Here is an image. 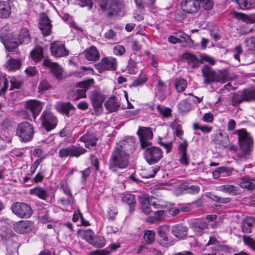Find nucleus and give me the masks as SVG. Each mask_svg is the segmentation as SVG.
Listing matches in <instances>:
<instances>
[{
    "label": "nucleus",
    "instance_id": "obj_64",
    "mask_svg": "<svg viewBox=\"0 0 255 255\" xmlns=\"http://www.w3.org/2000/svg\"><path fill=\"white\" fill-rule=\"evenodd\" d=\"M91 172V167H88L83 171H80V173L82 174V181L86 182L88 177L89 176Z\"/></svg>",
    "mask_w": 255,
    "mask_h": 255
},
{
    "label": "nucleus",
    "instance_id": "obj_24",
    "mask_svg": "<svg viewBox=\"0 0 255 255\" xmlns=\"http://www.w3.org/2000/svg\"><path fill=\"white\" fill-rule=\"evenodd\" d=\"M188 228L181 224L174 226L172 228V234L179 239H184L187 235Z\"/></svg>",
    "mask_w": 255,
    "mask_h": 255
},
{
    "label": "nucleus",
    "instance_id": "obj_48",
    "mask_svg": "<svg viewBox=\"0 0 255 255\" xmlns=\"http://www.w3.org/2000/svg\"><path fill=\"white\" fill-rule=\"evenodd\" d=\"M106 244V240L103 237H94L92 242H91V245L95 246L97 248H102Z\"/></svg>",
    "mask_w": 255,
    "mask_h": 255
},
{
    "label": "nucleus",
    "instance_id": "obj_11",
    "mask_svg": "<svg viewBox=\"0 0 255 255\" xmlns=\"http://www.w3.org/2000/svg\"><path fill=\"white\" fill-rule=\"evenodd\" d=\"M146 161L150 165L157 163L163 157V152L158 147L152 146L147 148L144 152Z\"/></svg>",
    "mask_w": 255,
    "mask_h": 255
},
{
    "label": "nucleus",
    "instance_id": "obj_54",
    "mask_svg": "<svg viewBox=\"0 0 255 255\" xmlns=\"http://www.w3.org/2000/svg\"><path fill=\"white\" fill-rule=\"evenodd\" d=\"M243 241L245 245L250 247L253 250H255V240L250 237L244 236Z\"/></svg>",
    "mask_w": 255,
    "mask_h": 255
},
{
    "label": "nucleus",
    "instance_id": "obj_43",
    "mask_svg": "<svg viewBox=\"0 0 255 255\" xmlns=\"http://www.w3.org/2000/svg\"><path fill=\"white\" fill-rule=\"evenodd\" d=\"M94 234V232L91 229L83 230L80 232V236L82 239L85 240L90 244H91V242L93 241Z\"/></svg>",
    "mask_w": 255,
    "mask_h": 255
},
{
    "label": "nucleus",
    "instance_id": "obj_25",
    "mask_svg": "<svg viewBox=\"0 0 255 255\" xmlns=\"http://www.w3.org/2000/svg\"><path fill=\"white\" fill-rule=\"evenodd\" d=\"M255 226V218L251 216L247 217L242 221L241 229L245 233H251Z\"/></svg>",
    "mask_w": 255,
    "mask_h": 255
},
{
    "label": "nucleus",
    "instance_id": "obj_62",
    "mask_svg": "<svg viewBox=\"0 0 255 255\" xmlns=\"http://www.w3.org/2000/svg\"><path fill=\"white\" fill-rule=\"evenodd\" d=\"M159 240L160 244L165 247H168L171 245V242L169 241V238L167 235L160 238Z\"/></svg>",
    "mask_w": 255,
    "mask_h": 255
},
{
    "label": "nucleus",
    "instance_id": "obj_4",
    "mask_svg": "<svg viewBox=\"0 0 255 255\" xmlns=\"http://www.w3.org/2000/svg\"><path fill=\"white\" fill-rule=\"evenodd\" d=\"M101 11L108 18L116 16L125 7L123 0H96Z\"/></svg>",
    "mask_w": 255,
    "mask_h": 255
},
{
    "label": "nucleus",
    "instance_id": "obj_31",
    "mask_svg": "<svg viewBox=\"0 0 255 255\" xmlns=\"http://www.w3.org/2000/svg\"><path fill=\"white\" fill-rule=\"evenodd\" d=\"M85 58L89 61H96L100 58V53L94 46H91L85 51Z\"/></svg>",
    "mask_w": 255,
    "mask_h": 255
},
{
    "label": "nucleus",
    "instance_id": "obj_42",
    "mask_svg": "<svg viewBox=\"0 0 255 255\" xmlns=\"http://www.w3.org/2000/svg\"><path fill=\"white\" fill-rule=\"evenodd\" d=\"M182 188L186 191L187 193L190 194H196L200 191V187L197 185L189 186L186 183L182 184Z\"/></svg>",
    "mask_w": 255,
    "mask_h": 255
},
{
    "label": "nucleus",
    "instance_id": "obj_32",
    "mask_svg": "<svg viewBox=\"0 0 255 255\" xmlns=\"http://www.w3.org/2000/svg\"><path fill=\"white\" fill-rule=\"evenodd\" d=\"M122 201L129 207V212L130 213H132L134 210L135 204L136 201L135 199V196L131 194H127L122 196Z\"/></svg>",
    "mask_w": 255,
    "mask_h": 255
},
{
    "label": "nucleus",
    "instance_id": "obj_7",
    "mask_svg": "<svg viewBox=\"0 0 255 255\" xmlns=\"http://www.w3.org/2000/svg\"><path fill=\"white\" fill-rule=\"evenodd\" d=\"M86 151L87 150L85 148L77 144V145H72L60 149L58 151V155L61 158H65L68 156L77 158L85 153Z\"/></svg>",
    "mask_w": 255,
    "mask_h": 255
},
{
    "label": "nucleus",
    "instance_id": "obj_22",
    "mask_svg": "<svg viewBox=\"0 0 255 255\" xmlns=\"http://www.w3.org/2000/svg\"><path fill=\"white\" fill-rule=\"evenodd\" d=\"M217 143L221 147L225 148L229 147L231 150L236 151L237 147L235 145H230V140L227 134L219 132L217 137Z\"/></svg>",
    "mask_w": 255,
    "mask_h": 255
},
{
    "label": "nucleus",
    "instance_id": "obj_8",
    "mask_svg": "<svg viewBox=\"0 0 255 255\" xmlns=\"http://www.w3.org/2000/svg\"><path fill=\"white\" fill-rule=\"evenodd\" d=\"M40 120L42 126L47 131L54 129L57 125V117L49 110H44L42 112Z\"/></svg>",
    "mask_w": 255,
    "mask_h": 255
},
{
    "label": "nucleus",
    "instance_id": "obj_59",
    "mask_svg": "<svg viewBox=\"0 0 255 255\" xmlns=\"http://www.w3.org/2000/svg\"><path fill=\"white\" fill-rule=\"evenodd\" d=\"M231 248L227 245L221 244L219 243L216 248H215V250L218 252H223L225 253H228L230 251Z\"/></svg>",
    "mask_w": 255,
    "mask_h": 255
},
{
    "label": "nucleus",
    "instance_id": "obj_21",
    "mask_svg": "<svg viewBox=\"0 0 255 255\" xmlns=\"http://www.w3.org/2000/svg\"><path fill=\"white\" fill-rule=\"evenodd\" d=\"M188 146V141L186 139H185L183 142L180 143L178 146L180 163L185 166H187L189 165L190 160L187 153Z\"/></svg>",
    "mask_w": 255,
    "mask_h": 255
},
{
    "label": "nucleus",
    "instance_id": "obj_57",
    "mask_svg": "<svg viewBox=\"0 0 255 255\" xmlns=\"http://www.w3.org/2000/svg\"><path fill=\"white\" fill-rule=\"evenodd\" d=\"M157 230L158 236L159 238H161L167 235V233L169 232V228L167 226L164 225L157 228Z\"/></svg>",
    "mask_w": 255,
    "mask_h": 255
},
{
    "label": "nucleus",
    "instance_id": "obj_39",
    "mask_svg": "<svg viewBox=\"0 0 255 255\" xmlns=\"http://www.w3.org/2000/svg\"><path fill=\"white\" fill-rule=\"evenodd\" d=\"M252 179L250 177H245L242 179L240 183V186L243 188H246L249 190H253L255 187V185L252 182Z\"/></svg>",
    "mask_w": 255,
    "mask_h": 255
},
{
    "label": "nucleus",
    "instance_id": "obj_61",
    "mask_svg": "<svg viewBox=\"0 0 255 255\" xmlns=\"http://www.w3.org/2000/svg\"><path fill=\"white\" fill-rule=\"evenodd\" d=\"M44 215L40 216V221L42 223H47L52 221V218L49 215V212L48 210H45L44 212Z\"/></svg>",
    "mask_w": 255,
    "mask_h": 255
},
{
    "label": "nucleus",
    "instance_id": "obj_33",
    "mask_svg": "<svg viewBox=\"0 0 255 255\" xmlns=\"http://www.w3.org/2000/svg\"><path fill=\"white\" fill-rule=\"evenodd\" d=\"M30 54L33 60L38 62L44 57L43 49L40 46H37L31 51Z\"/></svg>",
    "mask_w": 255,
    "mask_h": 255
},
{
    "label": "nucleus",
    "instance_id": "obj_27",
    "mask_svg": "<svg viewBox=\"0 0 255 255\" xmlns=\"http://www.w3.org/2000/svg\"><path fill=\"white\" fill-rule=\"evenodd\" d=\"M79 140L84 142L86 148H91L96 146L98 139L94 134L86 133L82 136Z\"/></svg>",
    "mask_w": 255,
    "mask_h": 255
},
{
    "label": "nucleus",
    "instance_id": "obj_55",
    "mask_svg": "<svg viewBox=\"0 0 255 255\" xmlns=\"http://www.w3.org/2000/svg\"><path fill=\"white\" fill-rule=\"evenodd\" d=\"M147 78L144 75H141L134 80L132 83V86L137 87L143 85L146 81Z\"/></svg>",
    "mask_w": 255,
    "mask_h": 255
},
{
    "label": "nucleus",
    "instance_id": "obj_60",
    "mask_svg": "<svg viewBox=\"0 0 255 255\" xmlns=\"http://www.w3.org/2000/svg\"><path fill=\"white\" fill-rule=\"evenodd\" d=\"M50 88V85L47 81L43 80L39 84L38 90L39 91H44L48 90Z\"/></svg>",
    "mask_w": 255,
    "mask_h": 255
},
{
    "label": "nucleus",
    "instance_id": "obj_36",
    "mask_svg": "<svg viewBox=\"0 0 255 255\" xmlns=\"http://www.w3.org/2000/svg\"><path fill=\"white\" fill-rule=\"evenodd\" d=\"M21 65L20 60L12 58L7 61L5 66L8 71H10L19 69L21 67Z\"/></svg>",
    "mask_w": 255,
    "mask_h": 255
},
{
    "label": "nucleus",
    "instance_id": "obj_56",
    "mask_svg": "<svg viewBox=\"0 0 255 255\" xmlns=\"http://www.w3.org/2000/svg\"><path fill=\"white\" fill-rule=\"evenodd\" d=\"M158 111L164 117H168L171 116V110L168 108L162 107L160 105H158L157 106Z\"/></svg>",
    "mask_w": 255,
    "mask_h": 255
},
{
    "label": "nucleus",
    "instance_id": "obj_49",
    "mask_svg": "<svg viewBox=\"0 0 255 255\" xmlns=\"http://www.w3.org/2000/svg\"><path fill=\"white\" fill-rule=\"evenodd\" d=\"M245 102L243 97L242 93L241 95L238 94H234L231 98L232 105L233 106H238L242 102Z\"/></svg>",
    "mask_w": 255,
    "mask_h": 255
},
{
    "label": "nucleus",
    "instance_id": "obj_26",
    "mask_svg": "<svg viewBox=\"0 0 255 255\" xmlns=\"http://www.w3.org/2000/svg\"><path fill=\"white\" fill-rule=\"evenodd\" d=\"M183 58L186 61L191 68H196L199 66V59L194 54L186 52L182 55Z\"/></svg>",
    "mask_w": 255,
    "mask_h": 255
},
{
    "label": "nucleus",
    "instance_id": "obj_47",
    "mask_svg": "<svg viewBox=\"0 0 255 255\" xmlns=\"http://www.w3.org/2000/svg\"><path fill=\"white\" fill-rule=\"evenodd\" d=\"M199 4V9L201 7L206 10H211L213 6V1L212 0H198Z\"/></svg>",
    "mask_w": 255,
    "mask_h": 255
},
{
    "label": "nucleus",
    "instance_id": "obj_41",
    "mask_svg": "<svg viewBox=\"0 0 255 255\" xmlns=\"http://www.w3.org/2000/svg\"><path fill=\"white\" fill-rule=\"evenodd\" d=\"M208 227V224L205 221H197L193 222L192 224V229L196 232H201L207 229Z\"/></svg>",
    "mask_w": 255,
    "mask_h": 255
},
{
    "label": "nucleus",
    "instance_id": "obj_18",
    "mask_svg": "<svg viewBox=\"0 0 255 255\" xmlns=\"http://www.w3.org/2000/svg\"><path fill=\"white\" fill-rule=\"evenodd\" d=\"M181 7L185 12L193 14L199 10V4L198 0H183L181 3Z\"/></svg>",
    "mask_w": 255,
    "mask_h": 255
},
{
    "label": "nucleus",
    "instance_id": "obj_23",
    "mask_svg": "<svg viewBox=\"0 0 255 255\" xmlns=\"http://www.w3.org/2000/svg\"><path fill=\"white\" fill-rule=\"evenodd\" d=\"M33 223L30 221H20L14 225V231L19 234H25L32 230Z\"/></svg>",
    "mask_w": 255,
    "mask_h": 255
},
{
    "label": "nucleus",
    "instance_id": "obj_51",
    "mask_svg": "<svg viewBox=\"0 0 255 255\" xmlns=\"http://www.w3.org/2000/svg\"><path fill=\"white\" fill-rule=\"evenodd\" d=\"M8 88V82L5 77L0 76V94H4Z\"/></svg>",
    "mask_w": 255,
    "mask_h": 255
},
{
    "label": "nucleus",
    "instance_id": "obj_58",
    "mask_svg": "<svg viewBox=\"0 0 255 255\" xmlns=\"http://www.w3.org/2000/svg\"><path fill=\"white\" fill-rule=\"evenodd\" d=\"M126 50L124 46L118 45L113 49V53L116 55H122L125 53Z\"/></svg>",
    "mask_w": 255,
    "mask_h": 255
},
{
    "label": "nucleus",
    "instance_id": "obj_46",
    "mask_svg": "<svg viewBox=\"0 0 255 255\" xmlns=\"http://www.w3.org/2000/svg\"><path fill=\"white\" fill-rule=\"evenodd\" d=\"M187 85V81L183 79H177L175 82L176 89L179 93L185 90Z\"/></svg>",
    "mask_w": 255,
    "mask_h": 255
},
{
    "label": "nucleus",
    "instance_id": "obj_37",
    "mask_svg": "<svg viewBox=\"0 0 255 255\" xmlns=\"http://www.w3.org/2000/svg\"><path fill=\"white\" fill-rule=\"evenodd\" d=\"M245 102L255 100V89H245L242 92Z\"/></svg>",
    "mask_w": 255,
    "mask_h": 255
},
{
    "label": "nucleus",
    "instance_id": "obj_14",
    "mask_svg": "<svg viewBox=\"0 0 255 255\" xmlns=\"http://www.w3.org/2000/svg\"><path fill=\"white\" fill-rule=\"evenodd\" d=\"M42 65L49 68L57 79H62L63 70L57 63L52 62L48 57H46L42 62Z\"/></svg>",
    "mask_w": 255,
    "mask_h": 255
},
{
    "label": "nucleus",
    "instance_id": "obj_6",
    "mask_svg": "<svg viewBox=\"0 0 255 255\" xmlns=\"http://www.w3.org/2000/svg\"><path fill=\"white\" fill-rule=\"evenodd\" d=\"M34 133L33 126L27 122H23L18 124L16 133L22 141L26 142L30 141Z\"/></svg>",
    "mask_w": 255,
    "mask_h": 255
},
{
    "label": "nucleus",
    "instance_id": "obj_28",
    "mask_svg": "<svg viewBox=\"0 0 255 255\" xmlns=\"http://www.w3.org/2000/svg\"><path fill=\"white\" fill-rule=\"evenodd\" d=\"M105 107L109 112L113 113L116 112L120 107V103L118 98L115 96L111 97L105 103Z\"/></svg>",
    "mask_w": 255,
    "mask_h": 255
},
{
    "label": "nucleus",
    "instance_id": "obj_1",
    "mask_svg": "<svg viewBox=\"0 0 255 255\" xmlns=\"http://www.w3.org/2000/svg\"><path fill=\"white\" fill-rule=\"evenodd\" d=\"M0 38L4 45L6 49L9 51H12L17 48L19 44H28L31 40L30 35L28 30L24 28L19 32L18 40L15 37L13 33L10 30L3 28L0 31Z\"/></svg>",
    "mask_w": 255,
    "mask_h": 255
},
{
    "label": "nucleus",
    "instance_id": "obj_45",
    "mask_svg": "<svg viewBox=\"0 0 255 255\" xmlns=\"http://www.w3.org/2000/svg\"><path fill=\"white\" fill-rule=\"evenodd\" d=\"M178 109L182 114H185L191 110V105L186 100L181 101L178 105Z\"/></svg>",
    "mask_w": 255,
    "mask_h": 255
},
{
    "label": "nucleus",
    "instance_id": "obj_19",
    "mask_svg": "<svg viewBox=\"0 0 255 255\" xmlns=\"http://www.w3.org/2000/svg\"><path fill=\"white\" fill-rule=\"evenodd\" d=\"M93 79H89L79 83L77 85V87L79 88L76 91L75 100H77L81 98L86 97V92L93 84Z\"/></svg>",
    "mask_w": 255,
    "mask_h": 255
},
{
    "label": "nucleus",
    "instance_id": "obj_17",
    "mask_svg": "<svg viewBox=\"0 0 255 255\" xmlns=\"http://www.w3.org/2000/svg\"><path fill=\"white\" fill-rule=\"evenodd\" d=\"M105 100L104 95L98 91H95L90 97V100L96 112L100 114L103 111V103Z\"/></svg>",
    "mask_w": 255,
    "mask_h": 255
},
{
    "label": "nucleus",
    "instance_id": "obj_2",
    "mask_svg": "<svg viewBox=\"0 0 255 255\" xmlns=\"http://www.w3.org/2000/svg\"><path fill=\"white\" fill-rule=\"evenodd\" d=\"M128 143L125 141L117 144L109 159V169L115 172L117 169L126 168L129 164V154L126 151Z\"/></svg>",
    "mask_w": 255,
    "mask_h": 255
},
{
    "label": "nucleus",
    "instance_id": "obj_13",
    "mask_svg": "<svg viewBox=\"0 0 255 255\" xmlns=\"http://www.w3.org/2000/svg\"><path fill=\"white\" fill-rule=\"evenodd\" d=\"M155 199L156 198L152 196L143 197L140 198L141 208L144 214L147 215L151 212V206L155 209L165 208L167 207L166 205L157 204L155 201Z\"/></svg>",
    "mask_w": 255,
    "mask_h": 255
},
{
    "label": "nucleus",
    "instance_id": "obj_5",
    "mask_svg": "<svg viewBox=\"0 0 255 255\" xmlns=\"http://www.w3.org/2000/svg\"><path fill=\"white\" fill-rule=\"evenodd\" d=\"M238 135V142L243 154L249 156L253 151L254 141L251 134L244 129H240L235 132Z\"/></svg>",
    "mask_w": 255,
    "mask_h": 255
},
{
    "label": "nucleus",
    "instance_id": "obj_9",
    "mask_svg": "<svg viewBox=\"0 0 255 255\" xmlns=\"http://www.w3.org/2000/svg\"><path fill=\"white\" fill-rule=\"evenodd\" d=\"M13 214L20 218H28L33 214V210L30 205L21 202H16L11 206Z\"/></svg>",
    "mask_w": 255,
    "mask_h": 255
},
{
    "label": "nucleus",
    "instance_id": "obj_15",
    "mask_svg": "<svg viewBox=\"0 0 255 255\" xmlns=\"http://www.w3.org/2000/svg\"><path fill=\"white\" fill-rule=\"evenodd\" d=\"M51 55L55 57H61L67 56L69 51L66 49L64 44L60 41H54L50 44Z\"/></svg>",
    "mask_w": 255,
    "mask_h": 255
},
{
    "label": "nucleus",
    "instance_id": "obj_16",
    "mask_svg": "<svg viewBox=\"0 0 255 255\" xmlns=\"http://www.w3.org/2000/svg\"><path fill=\"white\" fill-rule=\"evenodd\" d=\"M26 111H21L20 112L21 114H26L28 111H30L34 119L38 115L42 109L43 106L41 103L37 100H30L26 103Z\"/></svg>",
    "mask_w": 255,
    "mask_h": 255
},
{
    "label": "nucleus",
    "instance_id": "obj_44",
    "mask_svg": "<svg viewBox=\"0 0 255 255\" xmlns=\"http://www.w3.org/2000/svg\"><path fill=\"white\" fill-rule=\"evenodd\" d=\"M236 15L239 19L247 23H253L255 22V13L248 15L242 13H237Z\"/></svg>",
    "mask_w": 255,
    "mask_h": 255
},
{
    "label": "nucleus",
    "instance_id": "obj_20",
    "mask_svg": "<svg viewBox=\"0 0 255 255\" xmlns=\"http://www.w3.org/2000/svg\"><path fill=\"white\" fill-rule=\"evenodd\" d=\"M52 24L48 16L45 14L42 13L39 22V28L44 36L50 34L51 32Z\"/></svg>",
    "mask_w": 255,
    "mask_h": 255
},
{
    "label": "nucleus",
    "instance_id": "obj_12",
    "mask_svg": "<svg viewBox=\"0 0 255 255\" xmlns=\"http://www.w3.org/2000/svg\"><path fill=\"white\" fill-rule=\"evenodd\" d=\"M118 66L117 59L113 57H106L102 58L99 63L95 64V68L99 73L105 71L116 70Z\"/></svg>",
    "mask_w": 255,
    "mask_h": 255
},
{
    "label": "nucleus",
    "instance_id": "obj_10",
    "mask_svg": "<svg viewBox=\"0 0 255 255\" xmlns=\"http://www.w3.org/2000/svg\"><path fill=\"white\" fill-rule=\"evenodd\" d=\"M141 148H145L152 144L153 133L149 127H139L137 131Z\"/></svg>",
    "mask_w": 255,
    "mask_h": 255
},
{
    "label": "nucleus",
    "instance_id": "obj_3",
    "mask_svg": "<svg viewBox=\"0 0 255 255\" xmlns=\"http://www.w3.org/2000/svg\"><path fill=\"white\" fill-rule=\"evenodd\" d=\"M201 72L204 83L206 85L215 82L225 83L232 80L228 71L226 69L217 72L208 65H204L201 68Z\"/></svg>",
    "mask_w": 255,
    "mask_h": 255
},
{
    "label": "nucleus",
    "instance_id": "obj_29",
    "mask_svg": "<svg viewBox=\"0 0 255 255\" xmlns=\"http://www.w3.org/2000/svg\"><path fill=\"white\" fill-rule=\"evenodd\" d=\"M10 0H0V18H6L11 13L9 1Z\"/></svg>",
    "mask_w": 255,
    "mask_h": 255
},
{
    "label": "nucleus",
    "instance_id": "obj_63",
    "mask_svg": "<svg viewBox=\"0 0 255 255\" xmlns=\"http://www.w3.org/2000/svg\"><path fill=\"white\" fill-rule=\"evenodd\" d=\"M25 72L28 76L30 77L35 76L37 73L36 67L31 66L26 68L25 70Z\"/></svg>",
    "mask_w": 255,
    "mask_h": 255
},
{
    "label": "nucleus",
    "instance_id": "obj_40",
    "mask_svg": "<svg viewBox=\"0 0 255 255\" xmlns=\"http://www.w3.org/2000/svg\"><path fill=\"white\" fill-rule=\"evenodd\" d=\"M238 3L243 9H249L255 8V0H239Z\"/></svg>",
    "mask_w": 255,
    "mask_h": 255
},
{
    "label": "nucleus",
    "instance_id": "obj_34",
    "mask_svg": "<svg viewBox=\"0 0 255 255\" xmlns=\"http://www.w3.org/2000/svg\"><path fill=\"white\" fill-rule=\"evenodd\" d=\"M57 109L61 113L64 114L67 117L69 116V112L74 107L69 102L60 103L56 105Z\"/></svg>",
    "mask_w": 255,
    "mask_h": 255
},
{
    "label": "nucleus",
    "instance_id": "obj_50",
    "mask_svg": "<svg viewBox=\"0 0 255 255\" xmlns=\"http://www.w3.org/2000/svg\"><path fill=\"white\" fill-rule=\"evenodd\" d=\"M144 240L148 244H151L154 241V233L152 231H146L144 235Z\"/></svg>",
    "mask_w": 255,
    "mask_h": 255
},
{
    "label": "nucleus",
    "instance_id": "obj_38",
    "mask_svg": "<svg viewBox=\"0 0 255 255\" xmlns=\"http://www.w3.org/2000/svg\"><path fill=\"white\" fill-rule=\"evenodd\" d=\"M166 88L167 87L164 83L161 80H159L156 85V89L157 94L159 96V98L162 100L164 99L166 97L165 91Z\"/></svg>",
    "mask_w": 255,
    "mask_h": 255
},
{
    "label": "nucleus",
    "instance_id": "obj_53",
    "mask_svg": "<svg viewBox=\"0 0 255 255\" xmlns=\"http://www.w3.org/2000/svg\"><path fill=\"white\" fill-rule=\"evenodd\" d=\"M162 205H166L167 207H166L165 209H166L169 214L172 216H176L180 212V210L178 208L174 207L172 204L165 203L163 204Z\"/></svg>",
    "mask_w": 255,
    "mask_h": 255
},
{
    "label": "nucleus",
    "instance_id": "obj_35",
    "mask_svg": "<svg viewBox=\"0 0 255 255\" xmlns=\"http://www.w3.org/2000/svg\"><path fill=\"white\" fill-rule=\"evenodd\" d=\"M29 193L30 195L36 196L42 200H46L47 196L46 190L40 187H36L31 189L29 190Z\"/></svg>",
    "mask_w": 255,
    "mask_h": 255
},
{
    "label": "nucleus",
    "instance_id": "obj_52",
    "mask_svg": "<svg viewBox=\"0 0 255 255\" xmlns=\"http://www.w3.org/2000/svg\"><path fill=\"white\" fill-rule=\"evenodd\" d=\"M199 63H202L203 62H207L212 65L215 64V60L212 57L206 54H203L200 55Z\"/></svg>",
    "mask_w": 255,
    "mask_h": 255
},
{
    "label": "nucleus",
    "instance_id": "obj_30",
    "mask_svg": "<svg viewBox=\"0 0 255 255\" xmlns=\"http://www.w3.org/2000/svg\"><path fill=\"white\" fill-rule=\"evenodd\" d=\"M217 190L232 195H236L240 193V190L239 188L230 184L219 186L217 187Z\"/></svg>",
    "mask_w": 255,
    "mask_h": 255
}]
</instances>
